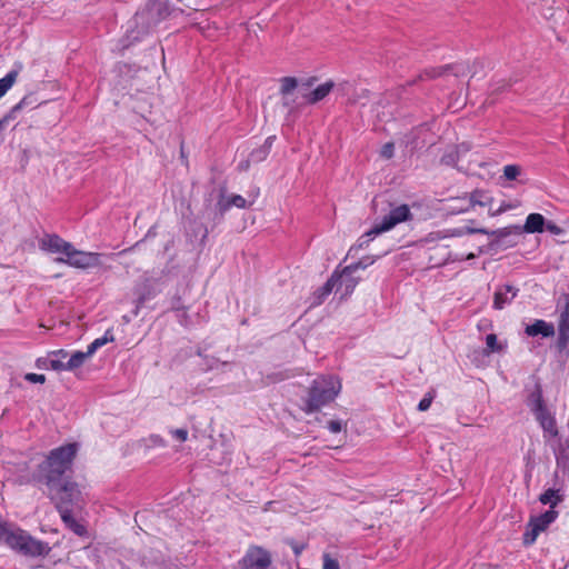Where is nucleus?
I'll return each instance as SVG.
<instances>
[{"label":"nucleus","instance_id":"obj_13","mask_svg":"<svg viewBox=\"0 0 569 569\" xmlns=\"http://www.w3.org/2000/svg\"><path fill=\"white\" fill-rule=\"evenodd\" d=\"M472 233H483L487 234L488 231L483 228H471V227H460V228H450L436 232V239H446V238H455L462 237L465 234Z\"/></svg>","mask_w":569,"mask_h":569},{"label":"nucleus","instance_id":"obj_5","mask_svg":"<svg viewBox=\"0 0 569 569\" xmlns=\"http://www.w3.org/2000/svg\"><path fill=\"white\" fill-rule=\"evenodd\" d=\"M50 493L52 499L56 500L58 511L63 510V508L69 510L80 509L83 503L81 490L74 482L59 483Z\"/></svg>","mask_w":569,"mask_h":569},{"label":"nucleus","instance_id":"obj_8","mask_svg":"<svg viewBox=\"0 0 569 569\" xmlns=\"http://www.w3.org/2000/svg\"><path fill=\"white\" fill-rule=\"evenodd\" d=\"M271 555L260 546H250L239 560L240 569H267L271 565Z\"/></svg>","mask_w":569,"mask_h":569},{"label":"nucleus","instance_id":"obj_38","mask_svg":"<svg viewBox=\"0 0 569 569\" xmlns=\"http://www.w3.org/2000/svg\"><path fill=\"white\" fill-rule=\"evenodd\" d=\"M393 152H395L393 143L388 142V143L383 144V147L381 148L380 154L386 159H390L393 157Z\"/></svg>","mask_w":569,"mask_h":569},{"label":"nucleus","instance_id":"obj_46","mask_svg":"<svg viewBox=\"0 0 569 569\" xmlns=\"http://www.w3.org/2000/svg\"><path fill=\"white\" fill-rule=\"evenodd\" d=\"M151 441H152V443L154 446H159V447H164L166 446L164 440L161 437H159V436H152L151 437Z\"/></svg>","mask_w":569,"mask_h":569},{"label":"nucleus","instance_id":"obj_4","mask_svg":"<svg viewBox=\"0 0 569 569\" xmlns=\"http://www.w3.org/2000/svg\"><path fill=\"white\" fill-rule=\"evenodd\" d=\"M491 202L492 199L486 191L475 190L461 197L450 198L446 209L450 214H461L473 210L476 206L488 207Z\"/></svg>","mask_w":569,"mask_h":569},{"label":"nucleus","instance_id":"obj_21","mask_svg":"<svg viewBox=\"0 0 569 569\" xmlns=\"http://www.w3.org/2000/svg\"><path fill=\"white\" fill-rule=\"evenodd\" d=\"M91 356L89 350L73 352L69 360L66 362V371H73L80 368Z\"/></svg>","mask_w":569,"mask_h":569},{"label":"nucleus","instance_id":"obj_17","mask_svg":"<svg viewBox=\"0 0 569 569\" xmlns=\"http://www.w3.org/2000/svg\"><path fill=\"white\" fill-rule=\"evenodd\" d=\"M526 333L530 337L539 335L542 337H552L555 335V327L552 323L545 320H536L532 325L527 326Z\"/></svg>","mask_w":569,"mask_h":569},{"label":"nucleus","instance_id":"obj_32","mask_svg":"<svg viewBox=\"0 0 569 569\" xmlns=\"http://www.w3.org/2000/svg\"><path fill=\"white\" fill-rule=\"evenodd\" d=\"M520 167L517 164H507L503 167V176L508 180H515L520 174Z\"/></svg>","mask_w":569,"mask_h":569},{"label":"nucleus","instance_id":"obj_3","mask_svg":"<svg viewBox=\"0 0 569 569\" xmlns=\"http://www.w3.org/2000/svg\"><path fill=\"white\" fill-rule=\"evenodd\" d=\"M2 540L13 550L26 556H46L50 551L46 542L32 538L28 532L19 528L9 529Z\"/></svg>","mask_w":569,"mask_h":569},{"label":"nucleus","instance_id":"obj_48","mask_svg":"<svg viewBox=\"0 0 569 569\" xmlns=\"http://www.w3.org/2000/svg\"><path fill=\"white\" fill-rule=\"evenodd\" d=\"M138 246H139V242H137L133 247H131V248H129V249H124V250H122V251H121V253H126V252H128V251H131V250L136 249Z\"/></svg>","mask_w":569,"mask_h":569},{"label":"nucleus","instance_id":"obj_19","mask_svg":"<svg viewBox=\"0 0 569 569\" xmlns=\"http://www.w3.org/2000/svg\"><path fill=\"white\" fill-rule=\"evenodd\" d=\"M557 517L558 511H556L555 509H550L543 512L542 515L532 518L530 522L542 532L549 527V525H551L557 519Z\"/></svg>","mask_w":569,"mask_h":569},{"label":"nucleus","instance_id":"obj_49","mask_svg":"<svg viewBox=\"0 0 569 569\" xmlns=\"http://www.w3.org/2000/svg\"><path fill=\"white\" fill-rule=\"evenodd\" d=\"M146 14H147V12H144V11H143V12H141V13H138V14H137V19H138V20H142V19L144 18V16H146Z\"/></svg>","mask_w":569,"mask_h":569},{"label":"nucleus","instance_id":"obj_16","mask_svg":"<svg viewBox=\"0 0 569 569\" xmlns=\"http://www.w3.org/2000/svg\"><path fill=\"white\" fill-rule=\"evenodd\" d=\"M558 331L559 347L565 348L569 342V302H566L565 309L560 313Z\"/></svg>","mask_w":569,"mask_h":569},{"label":"nucleus","instance_id":"obj_10","mask_svg":"<svg viewBox=\"0 0 569 569\" xmlns=\"http://www.w3.org/2000/svg\"><path fill=\"white\" fill-rule=\"evenodd\" d=\"M39 247L43 251L61 253L67 257V252L72 249V243L63 240L58 234H44L39 241Z\"/></svg>","mask_w":569,"mask_h":569},{"label":"nucleus","instance_id":"obj_9","mask_svg":"<svg viewBox=\"0 0 569 569\" xmlns=\"http://www.w3.org/2000/svg\"><path fill=\"white\" fill-rule=\"evenodd\" d=\"M545 217L540 213H530L526 218L525 224L510 226L499 231L500 236L517 234L520 236L523 232L527 233H541L545 229Z\"/></svg>","mask_w":569,"mask_h":569},{"label":"nucleus","instance_id":"obj_43","mask_svg":"<svg viewBox=\"0 0 569 569\" xmlns=\"http://www.w3.org/2000/svg\"><path fill=\"white\" fill-rule=\"evenodd\" d=\"M49 362H50V357H46V358H39L37 360V367L40 368V369H50L51 370V367L49 366Z\"/></svg>","mask_w":569,"mask_h":569},{"label":"nucleus","instance_id":"obj_20","mask_svg":"<svg viewBox=\"0 0 569 569\" xmlns=\"http://www.w3.org/2000/svg\"><path fill=\"white\" fill-rule=\"evenodd\" d=\"M48 355L50 357L49 366L51 367V370L66 371V362H63V359L68 357V351L64 349H58L50 351Z\"/></svg>","mask_w":569,"mask_h":569},{"label":"nucleus","instance_id":"obj_31","mask_svg":"<svg viewBox=\"0 0 569 569\" xmlns=\"http://www.w3.org/2000/svg\"><path fill=\"white\" fill-rule=\"evenodd\" d=\"M540 532L541 531L538 530V528L531 525V522L529 521L528 528L523 535V543L527 546L532 545L537 540Z\"/></svg>","mask_w":569,"mask_h":569},{"label":"nucleus","instance_id":"obj_30","mask_svg":"<svg viewBox=\"0 0 569 569\" xmlns=\"http://www.w3.org/2000/svg\"><path fill=\"white\" fill-rule=\"evenodd\" d=\"M337 288L336 276H332L319 290L318 300L316 303H321L322 300L328 297L331 291Z\"/></svg>","mask_w":569,"mask_h":569},{"label":"nucleus","instance_id":"obj_1","mask_svg":"<svg viewBox=\"0 0 569 569\" xmlns=\"http://www.w3.org/2000/svg\"><path fill=\"white\" fill-rule=\"evenodd\" d=\"M77 449L76 443L56 448L50 452L48 458L39 465L38 479L47 485L50 492L60 483L61 476L71 467Z\"/></svg>","mask_w":569,"mask_h":569},{"label":"nucleus","instance_id":"obj_37","mask_svg":"<svg viewBox=\"0 0 569 569\" xmlns=\"http://www.w3.org/2000/svg\"><path fill=\"white\" fill-rule=\"evenodd\" d=\"M370 233H371V229L359 238V240H358L359 248L367 247L370 243V241H372L378 236V234H370Z\"/></svg>","mask_w":569,"mask_h":569},{"label":"nucleus","instance_id":"obj_47","mask_svg":"<svg viewBox=\"0 0 569 569\" xmlns=\"http://www.w3.org/2000/svg\"><path fill=\"white\" fill-rule=\"evenodd\" d=\"M8 528L0 522V539L2 540L4 533L7 532Z\"/></svg>","mask_w":569,"mask_h":569},{"label":"nucleus","instance_id":"obj_33","mask_svg":"<svg viewBox=\"0 0 569 569\" xmlns=\"http://www.w3.org/2000/svg\"><path fill=\"white\" fill-rule=\"evenodd\" d=\"M322 560V569H340L338 560L332 558L329 553H325Z\"/></svg>","mask_w":569,"mask_h":569},{"label":"nucleus","instance_id":"obj_40","mask_svg":"<svg viewBox=\"0 0 569 569\" xmlns=\"http://www.w3.org/2000/svg\"><path fill=\"white\" fill-rule=\"evenodd\" d=\"M24 378L32 383H43L46 381V376L38 373H27Z\"/></svg>","mask_w":569,"mask_h":569},{"label":"nucleus","instance_id":"obj_39","mask_svg":"<svg viewBox=\"0 0 569 569\" xmlns=\"http://www.w3.org/2000/svg\"><path fill=\"white\" fill-rule=\"evenodd\" d=\"M171 436L181 441L184 442L188 439V431L186 429H174L170 431Z\"/></svg>","mask_w":569,"mask_h":569},{"label":"nucleus","instance_id":"obj_34","mask_svg":"<svg viewBox=\"0 0 569 569\" xmlns=\"http://www.w3.org/2000/svg\"><path fill=\"white\" fill-rule=\"evenodd\" d=\"M433 397L435 396L431 392H428L427 395H425V397L418 403V410L419 411L428 410L432 403Z\"/></svg>","mask_w":569,"mask_h":569},{"label":"nucleus","instance_id":"obj_42","mask_svg":"<svg viewBox=\"0 0 569 569\" xmlns=\"http://www.w3.org/2000/svg\"><path fill=\"white\" fill-rule=\"evenodd\" d=\"M328 429L332 433H338L342 430V423L339 420H331L328 422Z\"/></svg>","mask_w":569,"mask_h":569},{"label":"nucleus","instance_id":"obj_41","mask_svg":"<svg viewBox=\"0 0 569 569\" xmlns=\"http://www.w3.org/2000/svg\"><path fill=\"white\" fill-rule=\"evenodd\" d=\"M268 152L267 150H263L262 148L259 150H254L250 154V159L252 161H260L263 160L267 157Z\"/></svg>","mask_w":569,"mask_h":569},{"label":"nucleus","instance_id":"obj_18","mask_svg":"<svg viewBox=\"0 0 569 569\" xmlns=\"http://www.w3.org/2000/svg\"><path fill=\"white\" fill-rule=\"evenodd\" d=\"M73 510L64 509L59 511L63 523L76 535L84 536L87 533V529L83 525L74 519L72 516Z\"/></svg>","mask_w":569,"mask_h":569},{"label":"nucleus","instance_id":"obj_36","mask_svg":"<svg viewBox=\"0 0 569 569\" xmlns=\"http://www.w3.org/2000/svg\"><path fill=\"white\" fill-rule=\"evenodd\" d=\"M486 345L489 352L499 350L497 337L493 333H490L486 337Z\"/></svg>","mask_w":569,"mask_h":569},{"label":"nucleus","instance_id":"obj_44","mask_svg":"<svg viewBox=\"0 0 569 569\" xmlns=\"http://www.w3.org/2000/svg\"><path fill=\"white\" fill-rule=\"evenodd\" d=\"M546 226V229L551 232L552 234H560L561 233V229L560 227H558L557 224L552 223V222H548L547 224L545 223Z\"/></svg>","mask_w":569,"mask_h":569},{"label":"nucleus","instance_id":"obj_22","mask_svg":"<svg viewBox=\"0 0 569 569\" xmlns=\"http://www.w3.org/2000/svg\"><path fill=\"white\" fill-rule=\"evenodd\" d=\"M39 104L40 102L38 101L36 94L29 93L24 96L21 101L11 109L9 117L13 118L18 111L23 109H33Z\"/></svg>","mask_w":569,"mask_h":569},{"label":"nucleus","instance_id":"obj_23","mask_svg":"<svg viewBox=\"0 0 569 569\" xmlns=\"http://www.w3.org/2000/svg\"><path fill=\"white\" fill-rule=\"evenodd\" d=\"M113 341H114V336H113L112 329H108V330H106V332L103 333L102 337L94 339L88 346L87 349L89 350V353H91V356H93L98 349H100L104 345H107L109 342H113Z\"/></svg>","mask_w":569,"mask_h":569},{"label":"nucleus","instance_id":"obj_45","mask_svg":"<svg viewBox=\"0 0 569 569\" xmlns=\"http://www.w3.org/2000/svg\"><path fill=\"white\" fill-rule=\"evenodd\" d=\"M276 137L274 136H270L266 139L264 141V146L262 147L263 150H267V152H269L273 141H274Z\"/></svg>","mask_w":569,"mask_h":569},{"label":"nucleus","instance_id":"obj_14","mask_svg":"<svg viewBox=\"0 0 569 569\" xmlns=\"http://www.w3.org/2000/svg\"><path fill=\"white\" fill-rule=\"evenodd\" d=\"M553 453L556 458L557 468L562 472L569 471V442L568 441H559L557 446L553 447Z\"/></svg>","mask_w":569,"mask_h":569},{"label":"nucleus","instance_id":"obj_2","mask_svg":"<svg viewBox=\"0 0 569 569\" xmlns=\"http://www.w3.org/2000/svg\"><path fill=\"white\" fill-rule=\"evenodd\" d=\"M341 391V381L338 377L319 376L309 387L303 402V411L312 413L332 402Z\"/></svg>","mask_w":569,"mask_h":569},{"label":"nucleus","instance_id":"obj_15","mask_svg":"<svg viewBox=\"0 0 569 569\" xmlns=\"http://www.w3.org/2000/svg\"><path fill=\"white\" fill-rule=\"evenodd\" d=\"M333 83L328 81L319 84L316 89L309 92H301V98L306 103H316L325 99L331 91Z\"/></svg>","mask_w":569,"mask_h":569},{"label":"nucleus","instance_id":"obj_6","mask_svg":"<svg viewBox=\"0 0 569 569\" xmlns=\"http://www.w3.org/2000/svg\"><path fill=\"white\" fill-rule=\"evenodd\" d=\"M412 219V213L410 211L409 206L400 204L392 208L388 214H386L380 222L376 223L371 228L370 234H381L383 232L390 231L397 224L401 222H406Z\"/></svg>","mask_w":569,"mask_h":569},{"label":"nucleus","instance_id":"obj_50","mask_svg":"<svg viewBox=\"0 0 569 569\" xmlns=\"http://www.w3.org/2000/svg\"><path fill=\"white\" fill-rule=\"evenodd\" d=\"M7 119H0V130L4 127Z\"/></svg>","mask_w":569,"mask_h":569},{"label":"nucleus","instance_id":"obj_26","mask_svg":"<svg viewBox=\"0 0 569 569\" xmlns=\"http://www.w3.org/2000/svg\"><path fill=\"white\" fill-rule=\"evenodd\" d=\"M298 87V82L296 78L286 77L281 80L280 92L283 96L284 103H288V97L290 93Z\"/></svg>","mask_w":569,"mask_h":569},{"label":"nucleus","instance_id":"obj_29","mask_svg":"<svg viewBox=\"0 0 569 569\" xmlns=\"http://www.w3.org/2000/svg\"><path fill=\"white\" fill-rule=\"evenodd\" d=\"M337 279V289L345 287V290L347 293H351L358 281L352 278V274L347 276L345 279H342V273L336 277Z\"/></svg>","mask_w":569,"mask_h":569},{"label":"nucleus","instance_id":"obj_12","mask_svg":"<svg viewBox=\"0 0 569 569\" xmlns=\"http://www.w3.org/2000/svg\"><path fill=\"white\" fill-rule=\"evenodd\" d=\"M537 421L543 430V437H557L559 431L557 428L556 419L553 415H551L548 409L542 410L541 412L535 415Z\"/></svg>","mask_w":569,"mask_h":569},{"label":"nucleus","instance_id":"obj_35","mask_svg":"<svg viewBox=\"0 0 569 569\" xmlns=\"http://www.w3.org/2000/svg\"><path fill=\"white\" fill-rule=\"evenodd\" d=\"M247 204V201L246 199L240 196V194H234L232 196L229 201H228V206L227 207H237V208H244Z\"/></svg>","mask_w":569,"mask_h":569},{"label":"nucleus","instance_id":"obj_25","mask_svg":"<svg viewBox=\"0 0 569 569\" xmlns=\"http://www.w3.org/2000/svg\"><path fill=\"white\" fill-rule=\"evenodd\" d=\"M539 500L543 505H550V509H555V507L561 501V497L558 493V490L548 489L540 496Z\"/></svg>","mask_w":569,"mask_h":569},{"label":"nucleus","instance_id":"obj_11","mask_svg":"<svg viewBox=\"0 0 569 569\" xmlns=\"http://www.w3.org/2000/svg\"><path fill=\"white\" fill-rule=\"evenodd\" d=\"M517 293L518 289L510 284L500 286L495 292L493 308L503 309L507 305L511 303Z\"/></svg>","mask_w":569,"mask_h":569},{"label":"nucleus","instance_id":"obj_24","mask_svg":"<svg viewBox=\"0 0 569 569\" xmlns=\"http://www.w3.org/2000/svg\"><path fill=\"white\" fill-rule=\"evenodd\" d=\"M528 406L530 410L533 412V415H537L542 410L547 409L542 400V395L540 390H536L530 395L528 399Z\"/></svg>","mask_w":569,"mask_h":569},{"label":"nucleus","instance_id":"obj_51","mask_svg":"<svg viewBox=\"0 0 569 569\" xmlns=\"http://www.w3.org/2000/svg\"><path fill=\"white\" fill-rule=\"evenodd\" d=\"M475 258V254L473 253H469L467 259H473Z\"/></svg>","mask_w":569,"mask_h":569},{"label":"nucleus","instance_id":"obj_7","mask_svg":"<svg viewBox=\"0 0 569 569\" xmlns=\"http://www.w3.org/2000/svg\"><path fill=\"white\" fill-rule=\"evenodd\" d=\"M101 253L77 250L72 246V249L67 252V257H59L56 259V261L66 263L73 268L89 269L99 267L101 263Z\"/></svg>","mask_w":569,"mask_h":569},{"label":"nucleus","instance_id":"obj_27","mask_svg":"<svg viewBox=\"0 0 569 569\" xmlns=\"http://www.w3.org/2000/svg\"><path fill=\"white\" fill-rule=\"evenodd\" d=\"M375 262L373 259L371 258H366V259H362L356 263H352V264H349L343 270H342V279H345L347 276L349 274H352L355 271H357L358 269H366L368 266L372 264Z\"/></svg>","mask_w":569,"mask_h":569},{"label":"nucleus","instance_id":"obj_28","mask_svg":"<svg viewBox=\"0 0 569 569\" xmlns=\"http://www.w3.org/2000/svg\"><path fill=\"white\" fill-rule=\"evenodd\" d=\"M18 77V71H10L3 78L0 79V98H2L7 91L13 86Z\"/></svg>","mask_w":569,"mask_h":569}]
</instances>
